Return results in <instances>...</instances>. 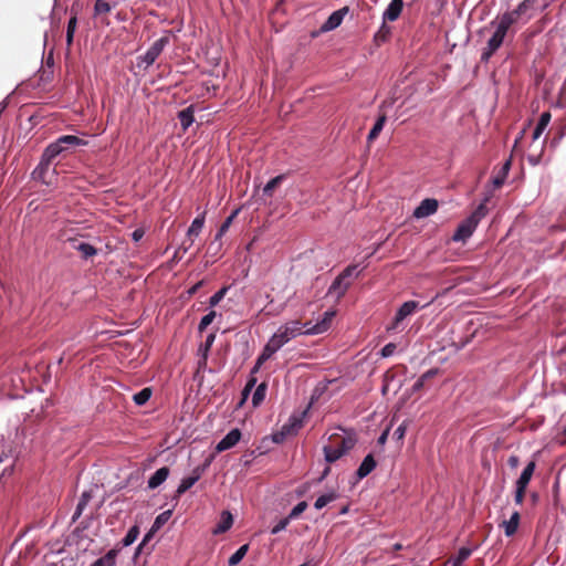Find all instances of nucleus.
<instances>
[{"label": "nucleus", "mask_w": 566, "mask_h": 566, "mask_svg": "<svg viewBox=\"0 0 566 566\" xmlns=\"http://www.w3.org/2000/svg\"><path fill=\"white\" fill-rule=\"evenodd\" d=\"M307 326L308 323H302L298 319H291L281 324L265 344L262 353L255 361L252 373H256L266 360H269L289 342L297 336L305 335V328Z\"/></svg>", "instance_id": "f257e3e1"}, {"label": "nucleus", "mask_w": 566, "mask_h": 566, "mask_svg": "<svg viewBox=\"0 0 566 566\" xmlns=\"http://www.w3.org/2000/svg\"><path fill=\"white\" fill-rule=\"evenodd\" d=\"M512 17V14L502 15L494 23L495 31L491 39L489 40L486 49L482 53V60L488 61L491 57V55L502 45L507 30L513 24Z\"/></svg>", "instance_id": "f03ea898"}, {"label": "nucleus", "mask_w": 566, "mask_h": 566, "mask_svg": "<svg viewBox=\"0 0 566 566\" xmlns=\"http://www.w3.org/2000/svg\"><path fill=\"white\" fill-rule=\"evenodd\" d=\"M83 144H84V142L76 136H73V135L62 136L56 142L50 144L45 148V150L42 155L41 165L48 166L61 153L70 149L71 147L80 146Z\"/></svg>", "instance_id": "7ed1b4c3"}, {"label": "nucleus", "mask_w": 566, "mask_h": 566, "mask_svg": "<svg viewBox=\"0 0 566 566\" xmlns=\"http://www.w3.org/2000/svg\"><path fill=\"white\" fill-rule=\"evenodd\" d=\"M359 272L357 265L347 266L332 283L328 289V294L336 298L342 297L348 287L350 286L354 279L358 276Z\"/></svg>", "instance_id": "20e7f679"}, {"label": "nucleus", "mask_w": 566, "mask_h": 566, "mask_svg": "<svg viewBox=\"0 0 566 566\" xmlns=\"http://www.w3.org/2000/svg\"><path fill=\"white\" fill-rule=\"evenodd\" d=\"M205 224V213L198 216L189 227L187 231V238L182 241L180 247L175 252V258H178L179 253H187L193 245L195 239L200 234Z\"/></svg>", "instance_id": "39448f33"}, {"label": "nucleus", "mask_w": 566, "mask_h": 566, "mask_svg": "<svg viewBox=\"0 0 566 566\" xmlns=\"http://www.w3.org/2000/svg\"><path fill=\"white\" fill-rule=\"evenodd\" d=\"M419 308V303L416 301H407L405 302L397 311L396 316L390 325H388L387 331H398L403 319L408 316H411Z\"/></svg>", "instance_id": "423d86ee"}, {"label": "nucleus", "mask_w": 566, "mask_h": 566, "mask_svg": "<svg viewBox=\"0 0 566 566\" xmlns=\"http://www.w3.org/2000/svg\"><path fill=\"white\" fill-rule=\"evenodd\" d=\"M168 43V38L166 36H163L158 40H156L153 45L147 50V52L140 56V63L142 64H145V67H148L150 66L156 60L157 57L160 55V53L163 52L164 48L167 45Z\"/></svg>", "instance_id": "0eeeda50"}, {"label": "nucleus", "mask_w": 566, "mask_h": 566, "mask_svg": "<svg viewBox=\"0 0 566 566\" xmlns=\"http://www.w3.org/2000/svg\"><path fill=\"white\" fill-rule=\"evenodd\" d=\"M302 427V420L298 417H291L280 431L273 433L272 440L275 443H282L289 436L295 434Z\"/></svg>", "instance_id": "6e6552de"}, {"label": "nucleus", "mask_w": 566, "mask_h": 566, "mask_svg": "<svg viewBox=\"0 0 566 566\" xmlns=\"http://www.w3.org/2000/svg\"><path fill=\"white\" fill-rule=\"evenodd\" d=\"M334 316V311L325 312L323 318L315 325H311V323H308V326L305 328V335H318L326 332L329 328Z\"/></svg>", "instance_id": "1a4fd4ad"}, {"label": "nucleus", "mask_w": 566, "mask_h": 566, "mask_svg": "<svg viewBox=\"0 0 566 566\" xmlns=\"http://www.w3.org/2000/svg\"><path fill=\"white\" fill-rule=\"evenodd\" d=\"M478 224L475 220H471L469 217L462 221L457 231L454 232L452 239L454 241H465L468 238L472 235Z\"/></svg>", "instance_id": "9d476101"}, {"label": "nucleus", "mask_w": 566, "mask_h": 566, "mask_svg": "<svg viewBox=\"0 0 566 566\" xmlns=\"http://www.w3.org/2000/svg\"><path fill=\"white\" fill-rule=\"evenodd\" d=\"M438 209V201L436 199H424L421 203L415 209L413 217L417 219H422L433 214Z\"/></svg>", "instance_id": "9b49d317"}, {"label": "nucleus", "mask_w": 566, "mask_h": 566, "mask_svg": "<svg viewBox=\"0 0 566 566\" xmlns=\"http://www.w3.org/2000/svg\"><path fill=\"white\" fill-rule=\"evenodd\" d=\"M241 439V432L239 429H232L231 431H229L227 433V436L224 438H222L217 447H216V450L217 452H223L226 450H229L231 449L232 447H234Z\"/></svg>", "instance_id": "f8f14e48"}, {"label": "nucleus", "mask_w": 566, "mask_h": 566, "mask_svg": "<svg viewBox=\"0 0 566 566\" xmlns=\"http://www.w3.org/2000/svg\"><path fill=\"white\" fill-rule=\"evenodd\" d=\"M347 12V9H340L337 11H334L328 19L323 23L321 27V32H329L340 25L343 22V19Z\"/></svg>", "instance_id": "ddd939ff"}, {"label": "nucleus", "mask_w": 566, "mask_h": 566, "mask_svg": "<svg viewBox=\"0 0 566 566\" xmlns=\"http://www.w3.org/2000/svg\"><path fill=\"white\" fill-rule=\"evenodd\" d=\"M402 7H403V2L402 0H392L389 6L387 7V9L384 11V14H382V19H384V22L386 23V21H396L401 11H402Z\"/></svg>", "instance_id": "4468645a"}, {"label": "nucleus", "mask_w": 566, "mask_h": 566, "mask_svg": "<svg viewBox=\"0 0 566 566\" xmlns=\"http://www.w3.org/2000/svg\"><path fill=\"white\" fill-rule=\"evenodd\" d=\"M63 238L66 241H71L73 243V248L80 251L84 258H90L96 254V249L93 245L86 242H77V240L69 237L66 231L63 233Z\"/></svg>", "instance_id": "2eb2a0df"}, {"label": "nucleus", "mask_w": 566, "mask_h": 566, "mask_svg": "<svg viewBox=\"0 0 566 566\" xmlns=\"http://www.w3.org/2000/svg\"><path fill=\"white\" fill-rule=\"evenodd\" d=\"M200 476L201 471L199 470V468H197L192 471L191 475L184 478L179 486L177 488V495L180 496L186 491H188L192 485H195V483L200 479Z\"/></svg>", "instance_id": "dca6fc26"}, {"label": "nucleus", "mask_w": 566, "mask_h": 566, "mask_svg": "<svg viewBox=\"0 0 566 566\" xmlns=\"http://www.w3.org/2000/svg\"><path fill=\"white\" fill-rule=\"evenodd\" d=\"M233 524V516L229 511H223L220 516V522L213 528L212 533L214 535L222 534L231 528Z\"/></svg>", "instance_id": "f3484780"}, {"label": "nucleus", "mask_w": 566, "mask_h": 566, "mask_svg": "<svg viewBox=\"0 0 566 566\" xmlns=\"http://www.w3.org/2000/svg\"><path fill=\"white\" fill-rule=\"evenodd\" d=\"M170 516H171V511L170 510L160 513L155 518V521H154V523L151 525L150 531L148 532V534L144 538V542L149 539L154 533L158 532L169 521Z\"/></svg>", "instance_id": "a211bd4d"}, {"label": "nucleus", "mask_w": 566, "mask_h": 566, "mask_svg": "<svg viewBox=\"0 0 566 566\" xmlns=\"http://www.w3.org/2000/svg\"><path fill=\"white\" fill-rule=\"evenodd\" d=\"M169 475V469L167 467H163L158 469L148 480V488L156 489L160 484H163Z\"/></svg>", "instance_id": "6ab92c4d"}, {"label": "nucleus", "mask_w": 566, "mask_h": 566, "mask_svg": "<svg viewBox=\"0 0 566 566\" xmlns=\"http://www.w3.org/2000/svg\"><path fill=\"white\" fill-rule=\"evenodd\" d=\"M518 524H520V513L516 511L511 515L510 520L502 522V526L504 527L505 535L506 536L514 535L517 531Z\"/></svg>", "instance_id": "aec40b11"}, {"label": "nucleus", "mask_w": 566, "mask_h": 566, "mask_svg": "<svg viewBox=\"0 0 566 566\" xmlns=\"http://www.w3.org/2000/svg\"><path fill=\"white\" fill-rule=\"evenodd\" d=\"M534 470L535 462L532 461L524 468L523 472L521 473L520 478L516 481V486L526 489L533 476Z\"/></svg>", "instance_id": "412c9836"}, {"label": "nucleus", "mask_w": 566, "mask_h": 566, "mask_svg": "<svg viewBox=\"0 0 566 566\" xmlns=\"http://www.w3.org/2000/svg\"><path fill=\"white\" fill-rule=\"evenodd\" d=\"M376 467V461L374 460L371 454H368L363 460L361 464L357 470V475L359 479L367 476Z\"/></svg>", "instance_id": "4be33fe9"}, {"label": "nucleus", "mask_w": 566, "mask_h": 566, "mask_svg": "<svg viewBox=\"0 0 566 566\" xmlns=\"http://www.w3.org/2000/svg\"><path fill=\"white\" fill-rule=\"evenodd\" d=\"M118 552L116 549L108 551L104 556L96 559L91 566H116Z\"/></svg>", "instance_id": "5701e85b"}, {"label": "nucleus", "mask_w": 566, "mask_h": 566, "mask_svg": "<svg viewBox=\"0 0 566 566\" xmlns=\"http://www.w3.org/2000/svg\"><path fill=\"white\" fill-rule=\"evenodd\" d=\"M178 118L180 120L182 130H187L190 125L193 123V108L192 106H189L182 111L179 112Z\"/></svg>", "instance_id": "b1692460"}, {"label": "nucleus", "mask_w": 566, "mask_h": 566, "mask_svg": "<svg viewBox=\"0 0 566 566\" xmlns=\"http://www.w3.org/2000/svg\"><path fill=\"white\" fill-rule=\"evenodd\" d=\"M338 497V494L336 491L331 490L317 497V500L314 503V507L316 510H322L325 507L328 503L335 501Z\"/></svg>", "instance_id": "393cba45"}, {"label": "nucleus", "mask_w": 566, "mask_h": 566, "mask_svg": "<svg viewBox=\"0 0 566 566\" xmlns=\"http://www.w3.org/2000/svg\"><path fill=\"white\" fill-rule=\"evenodd\" d=\"M551 120V114L548 112L542 113L539 120L534 129L533 139H538L543 132L546 129Z\"/></svg>", "instance_id": "a878e982"}, {"label": "nucleus", "mask_w": 566, "mask_h": 566, "mask_svg": "<svg viewBox=\"0 0 566 566\" xmlns=\"http://www.w3.org/2000/svg\"><path fill=\"white\" fill-rule=\"evenodd\" d=\"M334 440H338L339 444L342 446L340 451H343L344 454L356 443V438L353 434L335 436Z\"/></svg>", "instance_id": "bb28decb"}, {"label": "nucleus", "mask_w": 566, "mask_h": 566, "mask_svg": "<svg viewBox=\"0 0 566 566\" xmlns=\"http://www.w3.org/2000/svg\"><path fill=\"white\" fill-rule=\"evenodd\" d=\"M510 168H511V160L509 159L504 163L503 167L501 168L499 174L493 179V185L496 188L501 187L504 184V181L509 175Z\"/></svg>", "instance_id": "cd10ccee"}, {"label": "nucleus", "mask_w": 566, "mask_h": 566, "mask_svg": "<svg viewBox=\"0 0 566 566\" xmlns=\"http://www.w3.org/2000/svg\"><path fill=\"white\" fill-rule=\"evenodd\" d=\"M268 386L261 382L253 392L252 403L254 407L259 406L265 398Z\"/></svg>", "instance_id": "c85d7f7f"}, {"label": "nucleus", "mask_w": 566, "mask_h": 566, "mask_svg": "<svg viewBox=\"0 0 566 566\" xmlns=\"http://www.w3.org/2000/svg\"><path fill=\"white\" fill-rule=\"evenodd\" d=\"M324 454H325V460L327 462L332 463V462H335L336 460H338L344 453H343V451L338 450L336 447L325 446Z\"/></svg>", "instance_id": "c756f323"}, {"label": "nucleus", "mask_w": 566, "mask_h": 566, "mask_svg": "<svg viewBox=\"0 0 566 566\" xmlns=\"http://www.w3.org/2000/svg\"><path fill=\"white\" fill-rule=\"evenodd\" d=\"M472 554V549L468 547H461L458 552V555L450 560L452 566H461L464 560H467Z\"/></svg>", "instance_id": "7c9ffc66"}, {"label": "nucleus", "mask_w": 566, "mask_h": 566, "mask_svg": "<svg viewBox=\"0 0 566 566\" xmlns=\"http://www.w3.org/2000/svg\"><path fill=\"white\" fill-rule=\"evenodd\" d=\"M385 123H386V116L385 115L380 116L377 119V122L375 123L374 127L371 128V130L368 134V140L369 142H373V140H375L378 137L379 133L384 128Z\"/></svg>", "instance_id": "2f4dec72"}, {"label": "nucleus", "mask_w": 566, "mask_h": 566, "mask_svg": "<svg viewBox=\"0 0 566 566\" xmlns=\"http://www.w3.org/2000/svg\"><path fill=\"white\" fill-rule=\"evenodd\" d=\"M150 397H151V389L144 388L139 392H137L133 396V400L137 406H143L149 400Z\"/></svg>", "instance_id": "473e14b6"}, {"label": "nucleus", "mask_w": 566, "mask_h": 566, "mask_svg": "<svg viewBox=\"0 0 566 566\" xmlns=\"http://www.w3.org/2000/svg\"><path fill=\"white\" fill-rule=\"evenodd\" d=\"M249 546L247 544L242 545L235 553H233L229 558V565L233 566L239 564L243 557L247 555Z\"/></svg>", "instance_id": "72a5a7b5"}, {"label": "nucleus", "mask_w": 566, "mask_h": 566, "mask_svg": "<svg viewBox=\"0 0 566 566\" xmlns=\"http://www.w3.org/2000/svg\"><path fill=\"white\" fill-rule=\"evenodd\" d=\"M528 2L530 0H524L523 2H521L517 8L513 11H510V12H506L504 13L503 15H513L512 19H513V24L515 22H517V20L520 19L521 14L524 13L527 9H528Z\"/></svg>", "instance_id": "f704fd0d"}, {"label": "nucleus", "mask_w": 566, "mask_h": 566, "mask_svg": "<svg viewBox=\"0 0 566 566\" xmlns=\"http://www.w3.org/2000/svg\"><path fill=\"white\" fill-rule=\"evenodd\" d=\"M77 20L76 17H72L67 23L66 30V44L70 46L73 43V36L76 30Z\"/></svg>", "instance_id": "c9c22d12"}, {"label": "nucleus", "mask_w": 566, "mask_h": 566, "mask_svg": "<svg viewBox=\"0 0 566 566\" xmlns=\"http://www.w3.org/2000/svg\"><path fill=\"white\" fill-rule=\"evenodd\" d=\"M138 535H139V528L137 526L130 527L129 531L127 532L126 536L123 538L124 546L132 545L137 539Z\"/></svg>", "instance_id": "e433bc0d"}, {"label": "nucleus", "mask_w": 566, "mask_h": 566, "mask_svg": "<svg viewBox=\"0 0 566 566\" xmlns=\"http://www.w3.org/2000/svg\"><path fill=\"white\" fill-rule=\"evenodd\" d=\"M488 213L485 202H482L474 212L469 217L471 220H475V223L479 224L482 218H484Z\"/></svg>", "instance_id": "4c0bfd02"}, {"label": "nucleus", "mask_w": 566, "mask_h": 566, "mask_svg": "<svg viewBox=\"0 0 566 566\" xmlns=\"http://www.w3.org/2000/svg\"><path fill=\"white\" fill-rule=\"evenodd\" d=\"M13 460L9 455L0 457V478L11 470Z\"/></svg>", "instance_id": "58836bf2"}, {"label": "nucleus", "mask_w": 566, "mask_h": 566, "mask_svg": "<svg viewBox=\"0 0 566 566\" xmlns=\"http://www.w3.org/2000/svg\"><path fill=\"white\" fill-rule=\"evenodd\" d=\"M283 176H276L275 178L271 179L263 188V193L266 196H272L273 190L280 185L282 181Z\"/></svg>", "instance_id": "ea45409f"}, {"label": "nucleus", "mask_w": 566, "mask_h": 566, "mask_svg": "<svg viewBox=\"0 0 566 566\" xmlns=\"http://www.w3.org/2000/svg\"><path fill=\"white\" fill-rule=\"evenodd\" d=\"M389 33H390V28L387 27L386 23L384 22L381 24L380 29L375 34L374 40L377 43L385 42L387 40V36L389 35Z\"/></svg>", "instance_id": "a19ab883"}, {"label": "nucleus", "mask_w": 566, "mask_h": 566, "mask_svg": "<svg viewBox=\"0 0 566 566\" xmlns=\"http://www.w3.org/2000/svg\"><path fill=\"white\" fill-rule=\"evenodd\" d=\"M228 292V287L224 286L222 287L221 290H219L217 293H214L210 300H209V304L210 306H216L217 304H219L221 302V300L224 297V295L227 294Z\"/></svg>", "instance_id": "79ce46f5"}, {"label": "nucleus", "mask_w": 566, "mask_h": 566, "mask_svg": "<svg viewBox=\"0 0 566 566\" xmlns=\"http://www.w3.org/2000/svg\"><path fill=\"white\" fill-rule=\"evenodd\" d=\"M216 315L217 313L214 311H210L208 314H206L199 323V331L207 328L213 322Z\"/></svg>", "instance_id": "37998d69"}, {"label": "nucleus", "mask_w": 566, "mask_h": 566, "mask_svg": "<svg viewBox=\"0 0 566 566\" xmlns=\"http://www.w3.org/2000/svg\"><path fill=\"white\" fill-rule=\"evenodd\" d=\"M306 507H307V503L306 502L303 501V502L297 503L292 509V511H291V513L289 515L290 520L297 517L300 514H302L306 510Z\"/></svg>", "instance_id": "c03bdc74"}, {"label": "nucleus", "mask_w": 566, "mask_h": 566, "mask_svg": "<svg viewBox=\"0 0 566 566\" xmlns=\"http://www.w3.org/2000/svg\"><path fill=\"white\" fill-rule=\"evenodd\" d=\"M255 382H256V379H255V378H251V379L247 382V385H245L244 389L242 390V400H241L240 405H242V403L245 401V399L248 398V395L250 394V391H251V390H252V388L254 387Z\"/></svg>", "instance_id": "a18cd8bd"}, {"label": "nucleus", "mask_w": 566, "mask_h": 566, "mask_svg": "<svg viewBox=\"0 0 566 566\" xmlns=\"http://www.w3.org/2000/svg\"><path fill=\"white\" fill-rule=\"evenodd\" d=\"M290 517H285L283 520H281L272 530H271V533L272 534H277L280 533L281 531L285 530L286 526L289 525L290 523Z\"/></svg>", "instance_id": "49530a36"}, {"label": "nucleus", "mask_w": 566, "mask_h": 566, "mask_svg": "<svg viewBox=\"0 0 566 566\" xmlns=\"http://www.w3.org/2000/svg\"><path fill=\"white\" fill-rule=\"evenodd\" d=\"M407 431V422H402L394 432V437L397 440H402Z\"/></svg>", "instance_id": "de8ad7c7"}, {"label": "nucleus", "mask_w": 566, "mask_h": 566, "mask_svg": "<svg viewBox=\"0 0 566 566\" xmlns=\"http://www.w3.org/2000/svg\"><path fill=\"white\" fill-rule=\"evenodd\" d=\"M395 350H396V345L392 343H389L386 346H384V348L381 349V356L385 358L389 357L395 353Z\"/></svg>", "instance_id": "09e8293b"}, {"label": "nucleus", "mask_w": 566, "mask_h": 566, "mask_svg": "<svg viewBox=\"0 0 566 566\" xmlns=\"http://www.w3.org/2000/svg\"><path fill=\"white\" fill-rule=\"evenodd\" d=\"M525 491H526L525 488L516 486L515 496H514V500H515L516 504H522L523 503Z\"/></svg>", "instance_id": "8fccbe9b"}, {"label": "nucleus", "mask_w": 566, "mask_h": 566, "mask_svg": "<svg viewBox=\"0 0 566 566\" xmlns=\"http://www.w3.org/2000/svg\"><path fill=\"white\" fill-rule=\"evenodd\" d=\"M239 213V210H234L226 220L224 222L221 224V227L223 228V230H229L230 226L232 224L234 218L238 216Z\"/></svg>", "instance_id": "3c124183"}, {"label": "nucleus", "mask_w": 566, "mask_h": 566, "mask_svg": "<svg viewBox=\"0 0 566 566\" xmlns=\"http://www.w3.org/2000/svg\"><path fill=\"white\" fill-rule=\"evenodd\" d=\"M433 374H434V371H432V370L426 373L419 380H417V382L415 384V389L422 387L424 379L429 378Z\"/></svg>", "instance_id": "603ef678"}, {"label": "nucleus", "mask_w": 566, "mask_h": 566, "mask_svg": "<svg viewBox=\"0 0 566 566\" xmlns=\"http://www.w3.org/2000/svg\"><path fill=\"white\" fill-rule=\"evenodd\" d=\"M214 338H216V335L214 334H210L207 336L206 338V343H205V353H207L210 347L212 346L213 342H214Z\"/></svg>", "instance_id": "864d4df0"}, {"label": "nucleus", "mask_w": 566, "mask_h": 566, "mask_svg": "<svg viewBox=\"0 0 566 566\" xmlns=\"http://www.w3.org/2000/svg\"><path fill=\"white\" fill-rule=\"evenodd\" d=\"M132 237H133V240L135 242H138L143 237H144V230L142 229H136L133 233H132Z\"/></svg>", "instance_id": "5fc2aeb1"}, {"label": "nucleus", "mask_w": 566, "mask_h": 566, "mask_svg": "<svg viewBox=\"0 0 566 566\" xmlns=\"http://www.w3.org/2000/svg\"><path fill=\"white\" fill-rule=\"evenodd\" d=\"M509 464L511 468H516L518 465V458L516 455H511L509 458Z\"/></svg>", "instance_id": "6e6d98bb"}, {"label": "nucleus", "mask_w": 566, "mask_h": 566, "mask_svg": "<svg viewBox=\"0 0 566 566\" xmlns=\"http://www.w3.org/2000/svg\"><path fill=\"white\" fill-rule=\"evenodd\" d=\"M227 230H223L222 227H220V229L218 230L217 234H216V241H219L224 234H226Z\"/></svg>", "instance_id": "4d7b16f0"}, {"label": "nucleus", "mask_w": 566, "mask_h": 566, "mask_svg": "<svg viewBox=\"0 0 566 566\" xmlns=\"http://www.w3.org/2000/svg\"><path fill=\"white\" fill-rule=\"evenodd\" d=\"M85 504H86V499H85V496H83V499L77 504V514H81V511L83 510Z\"/></svg>", "instance_id": "13d9d810"}, {"label": "nucleus", "mask_w": 566, "mask_h": 566, "mask_svg": "<svg viewBox=\"0 0 566 566\" xmlns=\"http://www.w3.org/2000/svg\"><path fill=\"white\" fill-rule=\"evenodd\" d=\"M387 436H388V431L386 430V431H385V432H382V434L379 437L378 442H379L380 444H384V443L386 442V440H387Z\"/></svg>", "instance_id": "bf43d9fd"}, {"label": "nucleus", "mask_w": 566, "mask_h": 566, "mask_svg": "<svg viewBox=\"0 0 566 566\" xmlns=\"http://www.w3.org/2000/svg\"><path fill=\"white\" fill-rule=\"evenodd\" d=\"M201 282L197 283L195 286L191 287V290L189 291L190 294L195 293L200 286H201Z\"/></svg>", "instance_id": "052dcab7"}, {"label": "nucleus", "mask_w": 566, "mask_h": 566, "mask_svg": "<svg viewBox=\"0 0 566 566\" xmlns=\"http://www.w3.org/2000/svg\"><path fill=\"white\" fill-rule=\"evenodd\" d=\"M329 446L336 447L338 450H342V446L339 444L338 440H333V442Z\"/></svg>", "instance_id": "680f3d73"}, {"label": "nucleus", "mask_w": 566, "mask_h": 566, "mask_svg": "<svg viewBox=\"0 0 566 566\" xmlns=\"http://www.w3.org/2000/svg\"><path fill=\"white\" fill-rule=\"evenodd\" d=\"M300 566H315V564H313V563H311V562H306V563H304V564H302V565H300Z\"/></svg>", "instance_id": "e2e57ef3"}, {"label": "nucleus", "mask_w": 566, "mask_h": 566, "mask_svg": "<svg viewBox=\"0 0 566 566\" xmlns=\"http://www.w3.org/2000/svg\"><path fill=\"white\" fill-rule=\"evenodd\" d=\"M394 548H395L396 551L400 549V548H401V544H396Z\"/></svg>", "instance_id": "0e129e2a"}, {"label": "nucleus", "mask_w": 566, "mask_h": 566, "mask_svg": "<svg viewBox=\"0 0 566 566\" xmlns=\"http://www.w3.org/2000/svg\"><path fill=\"white\" fill-rule=\"evenodd\" d=\"M565 433H566V427H565Z\"/></svg>", "instance_id": "69168bd1"}]
</instances>
